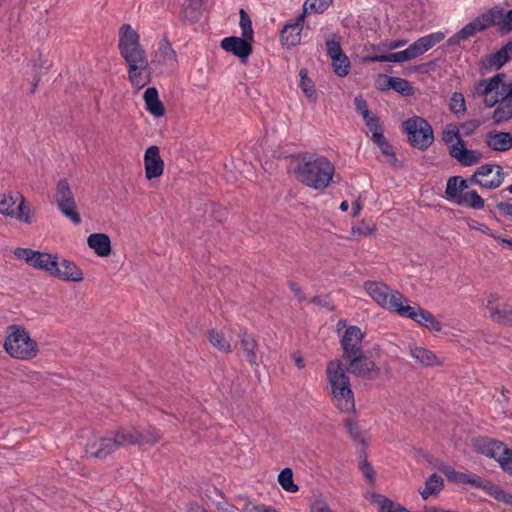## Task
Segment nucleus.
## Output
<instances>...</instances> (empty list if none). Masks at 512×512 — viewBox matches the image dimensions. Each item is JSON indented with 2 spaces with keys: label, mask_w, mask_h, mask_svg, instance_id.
Returning <instances> with one entry per match:
<instances>
[{
  "label": "nucleus",
  "mask_w": 512,
  "mask_h": 512,
  "mask_svg": "<svg viewBox=\"0 0 512 512\" xmlns=\"http://www.w3.org/2000/svg\"><path fill=\"white\" fill-rule=\"evenodd\" d=\"M290 171L297 182L316 191H324L333 182L335 165L318 153L300 154L292 160Z\"/></svg>",
  "instance_id": "nucleus-1"
},
{
  "label": "nucleus",
  "mask_w": 512,
  "mask_h": 512,
  "mask_svg": "<svg viewBox=\"0 0 512 512\" xmlns=\"http://www.w3.org/2000/svg\"><path fill=\"white\" fill-rule=\"evenodd\" d=\"M505 74L499 73L488 79L480 80L474 94L483 97L486 107L497 104L492 114L493 123L500 125L512 119V81H504Z\"/></svg>",
  "instance_id": "nucleus-2"
},
{
  "label": "nucleus",
  "mask_w": 512,
  "mask_h": 512,
  "mask_svg": "<svg viewBox=\"0 0 512 512\" xmlns=\"http://www.w3.org/2000/svg\"><path fill=\"white\" fill-rule=\"evenodd\" d=\"M327 381L334 405L344 413L355 411V399L341 360H332L326 367Z\"/></svg>",
  "instance_id": "nucleus-3"
},
{
  "label": "nucleus",
  "mask_w": 512,
  "mask_h": 512,
  "mask_svg": "<svg viewBox=\"0 0 512 512\" xmlns=\"http://www.w3.org/2000/svg\"><path fill=\"white\" fill-rule=\"evenodd\" d=\"M3 348L11 358L22 361H30L39 353L38 343L21 325H11L7 328Z\"/></svg>",
  "instance_id": "nucleus-4"
},
{
  "label": "nucleus",
  "mask_w": 512,
  "mask_h": 512,
  "mask_svg": "<svg viewBox=\"0 0 512 512\" xmlns=\"http://www.w3.org/2000/svg\"><path fill=\"white\" fill-rule=\"evenodd\" d=\"M118 49L128 67L149 62L140 44V36L130 24H123L119 29Z\"/></svg>",
  "instance_id": "nucleus-5"
},
{
  "label": "nucleus",
  "mask_w": 512,
  "mask_h": 512,
  "mask_svg": "<svg viewBox=\"0 0 512 512\" xmlns=\"http://www.w3.org/2000/svg\"><path fill=\"white\" fill-rule=\"evenodd\" d=\"M364 289L379 306L398 315L401 314L400 308H404L408 301L399 291L383 282L366 281Z\"/></svg>",
  "instance_id": "nucleus-6"
},
{
  "label": "nucleus",
  "mask_w": 512,
  "mask_h": 512,
  "mask_svg": "<svg viewBox=\"0 0 512 512\" xmlns=\"http://www.w3.org/2000/svg\"><path fill=\"white\" fill-rule=\"evenodd\" d=\"M0 214L31 224L34 209L20 192H8L0 195Z\"/></svg>",
  "instance_id": "nucleus-7"
},
{
  "label": "nucleus",
  "mask_w": 512,
  "mask_h": 512,
  "mask_svg": "<svg viewBox=\"0 0 512 512\" xmlns=\"http://www.w3.org/2000/svg\"><path fill=\"white\" fill-rule=\"evenodd\" d=\"M409 143L420 150L427 149L433 142V129L422 117L413 116L403 123Z\"/></svg>",
  "instance_id": "nucleus-8"
},
{
  "label": "nucleus",
  "mask_w": 512,
  "mask_h": 512,
  "mask_svg": "<svg viewBox=\"0 0 512 512\" xmlns=\"http://www.w3.org/2000/svg\"><path fill=\"white\" fill-rule=\"evenodd\" d=\"M55 199L61 213L73 224L81 223V217L77 210L74 195L67 180L61 179L57 183Z\"/></svg>",
  "instance_id": "nucleus-9"
},
{
  "label": "nucleus",
  "mask_w": 512,
  "mask_h": 512,
  "mask_svg": "<svg viewBox=\"0 0 512 512\" xmlns=\"http://www.w3.org/2000/svg\"><path fill=\"white\" fill-rule=\"evenodd\" d=\"M13 253L17 259L25 261L34 269L45 271L50 276L58 259V255L56 254L36 251L29 248H16Z\"/></svg>",
  "instance_id": "nucleus-10"
},
{
  "label": "nucleus",
  "mask_w": 512,
  "mask_h": 512,
  "mask_svg": "<svg viewBox=\"0 0 512 512\" xmlns=\"http://www.w3.org/2000/svg\"><path fill=\"white\" fill-rule=\"evenodd\" d=\"M504 181V172L501 166L484 164L477 168L469 179L470 184H477L482 188L496 189Z\"/></svg>",
  "instance_id": "nucleus-11"
},
{
  "label": "nucleus",
  "mask_w": 512,
  "mask_h": 512,
  "mask_svg": "<svg viewBox=\"0 0 512 512\" xmlns=\"http://www.w3.org/2000/svg\"><path fill=\"white\" fill-rule=\"evenodd\" d=\"M486 308L492 322L498 325L512 326V305L502 303L501 297L497 293H490L487 296Z\"/></svg>",
  "instance_id": "nucleus-12"
},
{
  "label": "nucleus",
  "mask_w": 512,
  "mask_h": 512,
  "mask_svg": "<svg viewBox=\"0 0 512 512\" xmlns=\"http://www.w3.org/2000/svg\"><path fill=\"white\" fill-rule=\"evenodd\" d=\"M347 363L348 370L359 377H363L369 380L378 378L380 374L379 367L369 357L362 353H357L347 359H344Z\"/></svg>",
  "instance_id": "nucleus-13"
},
{
  "label": "nucleus",
  "mask_w": 512,
  "mask_h": 512,
  "mask_svg": "<svg viewBox=\"0 0 512 512\" xmlns=\"http://www.w3.org/2000/svg\"><path fill=\"white\" fill-rule=\"evenodd\" d=\"M400 311V316L410 318L430 331L440 332L442 329L441 323L435 316L418 305L410 306L407 302L404 308H400Z\"/></svg>",
  "instance_id": "nucleus-14"
},
{
  "label": "nucleus",
  "mask_w": 512,
  "mask_h": 512,
  "mask_svg": "<svg viewBox=\"0 0 512 512\" xmlns=\"http://www.w3.org/2000/svg\"><path fill=\"white\" fill-rule=\"evenodd\" d=\"M444 38L445 34L441 31L434 32L419 38L404 50L405 55H407V61H411L422 56L433 46L440 43Z\"/></svg>",
  "instance_id": "nucleus-15"
},
{
  "label": "nucleus",
  "mask_w": 512,
  "mask_h": 512,
  "mask_svg": "<svg viewBox=\"0 0 512 512\" xmlns=\"http://www.w3.org/2000/svg\"><path fill=\"white\" fill-rule=\"evenodd\" d=\"M363 338L364 333L358 326H349L346 328L340 340L344 359L354 356L357 353H362Z\"/></svg>",
  "instance_id": "nucleus-16"
},
{
  "label": "nucleus",
  "mask_w": 512,
  "mask_h": 512,
  "mask_svg": "<svg viewBox=\"0 0 512 512\" xmlns=\"http://www.w3.org/2000/svg\"><path fill=\"white\" fill-rule=\"evenodd\" d=\"M117 450L116 442L112 435L91 437L86 444V455L92 458L104 459L112 452Z\"/></svg>",
  "instance_id": "nucleus-17"
},
{
  "label": "nucleus",
  "mask_w": 512,
  "mask_h": 512,
  "mask_svg": "<svg viewBox=\"0 0 512 512\" xmlns=\"http://www.w3.org/2000/svg\"><path fill=\"white\" fill-rule=\"evenodd\" d=\"M474 448L477 452L494 458L497 462L503 455H510L511 449L505 446L501 441L487 437H478L474 439Z\"/></svg>",
  "instance_id": "nucleus-18"
},
{
  "label": "nucleus",
  "mask_w": 512,
  "mask_h": 512,
  "mask_svg": "<svg viewBox=\"0 0 512 512\" xmlns=\"http://www.w3.org/2000/svg\"><path fill=\"white\" fill-rule=\"evenodd\" d=\"M488 22L486 18V13H483L482 15L475 18L473 21L466 24L464 27H462L457 33L452 35L447 40L448 46H455L459 45L462 41L467 40L470 37H473L477 32H481L485 29H487Z\"/></svg>",
  "instance_id": "nucleus-19"
},
{
  "label": "nucleus",
  "mask_w": 512,
  "mask_h": 512,
  "mask_svg": "<svg viewBox=\"0 0 512 512\" xmlns=\"http://www.w3.org/2000/svg\"><path fill=\"white\" fill-rule=\"evenodd\" d=\"M304 20V14H300L283 27L280 35L283 46L289 49L300 44Z\"/></svg>",
  "instance_id": "nucleus-20"
},
{
  "label": "nucleus",
  "mask_w": 512,
  "mask_h": 512,
  "mask_svg": "<svg viewBox=\"0 0 512 512\" xmlns=\"http://www.w3.org/2000/svg\"><path fill=\"white\" fill-rule=\"evenodd\" d=\"M51 276L68 282H81L84 279L83 271L73 261L68 259L59 261V258L56 261Z\"/></svg>",
  "instance_id": "nucleus-21"
},
{
  "label": "nucleus",
  "mask_w": 512,
  "mask_h": 512,
  "mask_svg": "<svg viewBox=\"0 0 512 512\" xmlns=\"http://www.w3.org/2000/svg\"><path fill=\"white\" fill-rule=\"evenodd\" d=\"M145 175L148 179L160 177L164 170L162 160L157 146H150L144 154Z\"/></svg>",
  "instance_id": "nucleus-22"
},
{
  "label": "nucleus",
  "mask_w": 512,
  "mask_h": 512,
  "mask_svg": "<svg viewBox=\"0 0 512 512\" xmlns=\"http://www.w3.org/2000/svg\"><path fill=\"white\" fill-rule=\"evenodd\" d=\"M450 155L464 166H472L482 159V153L477 150H469L465 147L463 139H459L449 147Z\"/></svg>",
  "instance_id": "nucleus-23"
},
{
  "label": "nucleus",
  "mask_w": 512,
  "mask_h": 512,
  "mask_svg": "<svg viewBox=\"0 0 512 512\" xmlns=\"http://www.w3.org/2000/svg\"><path fill=\"white\" fill-rule=\"evenodd\" d=\"M486 18L489 27L496 25L503 33H507L512 30V9L505 12L502 8L493 7L486 12Z\"/></svg>",
  "instance_id": "nucleus-24"
},
{
  "label": "nucleus",
  "mask_w": 512,
  "mask_h": 512,
  "mask_svg": "<svg viewBox=\"0 0 512 512\" xmlns=\"http://www.w3.org/2000/svg\"><path fill=\"white\" fill-rule=\"evenodd\" d=\"M221 47L242 59H246L252 53L250 40L244 37H226L221 41Z\"/></svg>",
  "instance_id": "nucleus-25"
},
{
  "label": "nucleus",
  "mask_w": 512,
  "mask_h": 512,
  "mask_svg": "<svg viewBox=\"0 0 512 512\" xmlns=\"http://www.w3.org/2000/svg\"><path fill=\"white\" fill-rule=\"evenodd\" d=\"M128 79L137 90L145 87L151 80V68L149 62L128 67Z\"/></svg>",
  "instance_id": "nucleus-26"
},
{
  "label": "nucleus",
  "mask_w": 512,
  "mask_h": 512,
  "mask_svg": "<svg viewBox=\"0 0 512 512\" xmlns=\"http://www.w3.org/2000/svg\"><path fill=\"white\" fill-rule=\"evenodd\" d=\"M240 347L250 365L258 366L257 348L258 343L255 336L248 332L247 329H241L239 332Z\"/></svg>",
  "instance_id": "nucleus-27"
},
{
  "label": "nucleus",
  "mask_w": 512,
  "mask_h": 512,
  "mask_svg": "<svg viewBox=\"0 0 512 512\" xmlns=\"http://www.w3.org/2000/svg\"><path fill=\"white\" fill-rule=\"evenodd\" d=\"M486 144L494 151L505 152L512 148V134L502 131H490L486 136Z\"/></svg>",
  "instance_id": "nucleus-28"
},
{
  "label": "nucleus",
  "mask_w": 512,
  "mask_h": 512,
  "mask_svg": "<svg viewBox=\"0 0 512 512\" xmlns=\"http://www.w3.org/2000/svg\"><path fill=\"white\" fill-rule=\"evenodd\" d=\"M469 483L482 488L490 496L502 503L509 505L512 504V495L491 482L484 481L481 478H473L472 480H469Z\"/></svg>",
  "instance_id": "nucleus-29"
},
{
  "label": "nucleus",
  "mask_w": 512,
  "mask_h": 512,
  "mask_svg": "<svg viewBox=\"0 0 512 512\" xmlns=\"http://www.w3.org/2000/svg\"><path fill=\"white\" fill-rule=\"evenodd\" d=\"M367 499L378 508V512H422L410 511L401 504L394 502L384 495L372 493Z\"/></svg>",
  "instance_id": "nucleus-30"
},
{
  "label": "nucleus",
  "mask_w": 512,
  "mask_h": 512,
  "mask_svg": "<svg viewBox=\"0 0 512 512\" xmlns=\"http://www.w3.org/2000/svg\"><path fill=\"white\" fill-rule=\"evenodd\" d=\"M87 244L100 257H106L111 253V241L107 234H90L87 238Z\"/></svg>",
  "instance_id": "nucleus-31"
},
{
  "label": "nucleus",
  "mask_w": 512,
  "mask_h": 512,
  "mask_svg": "<svg viewBox=\"0 0 512 512\" xmlns=\"http://www.w3.org/2000/svg\"><path fill=\"white\" fill-rule=\"evenodd\" d=\"M469 180L464 179L461 176H452L447 180L445 194L447 199L457 202L460 196L469 187Z\"/></svg>",
  "instance_id": "nucleus-32"
},
{
  "label": "nucleus",
  "mask_w": 512,
  "mask_h": 512,
  "mask_svg": "<svg viewBox=\"0 0 512 512\" xmlns=\"http://www.w3.org/2000/svg\"><path fill=\"white\" fill-rule=\"evenodd\" d=\"M156 61L160 64L175 66L177 63V54L172 48L167 37H163L155 54Z\"/></svg>",
  "instance_id": "nucleus-33"
},
{
  "label": "nucleus",
  "mask_w": 512,
  "mask_h": 512,
  "mask_svg": "<svg viewBox=\"0 0 512 512\" xmlns=\"http://www.w3.org/2000/svg\"><path fill=\"white\" fill-rule=\"evenodd\" d=\"M116 442V448L121 446L139 444L141 433L134 427L120 428L112 435Z\"/></svg>",
  "instance_id": "nucleus-34"
},
{
  "label": "nucleus",
  "mask_w": 512,
  "mask_h": 512,
  "mask_svg": "<svg viewBox=\"0 0 512 512\" xmlns=\"http://www.w3.org/2000/svg\"><path fill=\"white\" fill-rule=\"evenodd\" d=\"M144 102L146 110L155 117H161L164 115V107L159 100L158 91L155 87H149L145 90Z\"/></svg>",
  "instance_id": "nucleus-35"
},
{
  "label": "nucleus",
  "mask_w": 512,
  "mask_h": 512,
  "mask_svg": "<svg viewBox=\"0 0 512 512\" xmlns=\"http://www.w3.org/2000/svg\"><path fill=\"white\" fill-rule=\"evenodd\" d=\"M410 356L419 364L423 366H432L437 364L436 355L425 347L409 345Z\"/></svg>",
  "instance_id": "nucleus-36"
},
{
  "label": "nucleus",
  "mask_w": 512,
  "mask_h": 512,
  "mask_svg": "<svg viewBox=\"0 0 512 512\" xmlns=\"http://www.w3.org/2000/svg\"><path fill=\"white\" fill-rule=\"evenodd\" d=\"M207 338L210 344L220 352L229 354L232 352V345L220 330L210 329L207 331Z\"/></svg>",
  "instance_id": "nucleus-37"
},
{
  "label": "nucleus",
  "mask_w": 512,
  "mask_h": 512,
  "mask_svg": "<svg viewBox=\"0 0 512 512\" xmlns=\"http://www.w3.org/2000/svg\"><path fill=\"white\" fill-rule=\"evenodd\" d=\"M512 57V41L508 42L497 52L491 54L488 58V64L490 67L499 69L505 63H507Z\"/></svg>",
  "instance_id": "nucleus-38"
},
{
  "label": "nucleus",
  "mask_w": 512,
  "mask_h": 512,
  "mask_svg": "<svg viewBox=\"0 0 512 512\" xmlns=\"http://www.w3.org/2000/svg\"><path fill=\"white\" fill-rule=\"evenodd\" d=\"M443 488V479L436 473L430 475L425 481L424 488L419 490L423 499L437 495Z\"/></svg>",
  "instance_id": "nucleus-39"
},
{
  "label": "nucleus",
  "mask_w": 512,
  "mask_h": 512,
  "mask_svg": "<svg viewBox=\"0 0 512 512\" xmlns=\"http://www.w3.org/2000/svg\"><path fill=\"white\" fill-rule=\"evenodd\" d=\"M457 205L465 206L468 208H472L475 210H480L484 208L485 201L479 194L474 191H466L460 196V198L456 202Z\"/></svg>",
  "instance_id": "nucleus-40"
},
{
  "label": "nucleus",
  "mask_w": 512,
  "mask_h": 512,
  "mask_svg": "<svg viewBox=\"0 0 512 512\" xmlns=\"http://www.w3.org/2000/svg\"><path fill=\"white\" fill-rule=\"evenodd\" d=\"M388 88L395 90L403 96H411L414 89L408 80L399 77H385Z\"/></svg>",
  "instance_id": "nucleus-41"
},
{
  "label": "nucleus",
  "mask_w": 512,
  "mask_h": 512,
  "mask_svg": "<svg viewBox=\"0 0 512 512\" xmlns=\"http://www.w3.org/2000/svg\"><path fill=\"white\" fill-rule=\"evenodd\" d=\"M332 2L333 0H305L301 14H304L305 18L308 13H323L331 6Z\"/></svg>",
  "instance_id": "nucleus-42"
},
{
  "label": "nucleus",
  "mask_w": 512,
  "mask_h": 512,
  "mask_svg": "<svg viewBox=\"0 0 512 512\" xmlns=\"http://www.w3.org/2000/svg\"><path fill=\"white\" fill-rule=\"evenodd\" d=\"M406 56L407 55H405V52L403 50V51L392 52V53H387V54L367 56V57H365L364 60L367 61V62H393V63H401V62H406L407 61Z\"/></svg>",
  "instance_id": "nucleus-43"
},
{
  "label": "nucleus",
  "mask_w": 512,
  "mask_h": 512,
  "mask_svg": "<svg viewBox=\"0 0 512 512\" xmlns=\"http://www.w3.org/2000/svg\"><path fill=\"white\" fill-rule=\"evenodd\" d=\"M331 62L333 71L337 76L344 77L348 75L351 64L349 58L344 53L334 58H331Z\"/></svg>",
  "instance_id": "nucleus-44"
},
{
  "label": "nucleus",
  "mask_w": 512,
  "mask_h": 512,
  "mask_svg": "<svg viewBox=\"0 0 512 512\" xmlns=\"http://www.w3.org/2000/svg\"><path fill=\"white\" fill-rule=\"evenodd\" d=\"M278 482L287 492L295 493L299 489V487L293 481V472L290 468H285L279 473Z\"/></svg>",
  "instance_id": "nucleus-45"
},
{
  "label": "nucleus",
  "mask_w": 512,
  "mask_h": 512,
  "mask_svg": "<svg viewBox=\"0 0 512 512\" xmlns=\"http://www.w3.org/2000/svg\"><path fill=\"white\" fill-rule=\"evenodd\" d=\"M300 76V83L299 86L303 93L306 95V97L311 100L315 101V85L311 79L307 77V70L301 69L299 71Z\"/></svg>",
  "instance_id": "nucleus-46"
},
{
  "label": "nucleus",
  "mask_w": 512,
  "mask_h": 512,
  "mask_svg": "<svg viewBox=\"0 0 512 512\" xmlns=\"http://www.w3.org/2000/svg\"><path fill=\"white\" fill-rule=\"evenodd\" d=\"M373 142L380 148L383 155H385L391 163L396 161L395 154L391 145L386 141L384 135H374Z\"/></svg>",
  "instance_id": "nucleus-47"
},
{
  "label": "nucleus",
  "mask_w": 512,
  "mask_h": 512,
  "mask_svg": "<svg viewBox=\"0 0 512 512\" xmlns=\"http://www.w3.org/2000/svg\"><path fill=\"white\" fill-rule=\"evenodd\" d=\"M450 110L456 115H463L466 111L465 99L462 93L455 92L451 96Z\"/></svg>",
  "instance_id": "nucleus-48"
},
{
  "label": "nucleus",
  "mask_w": 512,
  "mask_h": 512,
  "mask_svg": "<svg viewBox=\"0 0 512 512\" xmlns=\"http://www.w3.org/2000/svg\"><path fill=\"white\" fill-rule=\"evenodd\" d=\"M240 27L242 30V36L246 39L252 41L253 39V29L252 22L249 15L243 10H240Z\"/></svg>",
  "instance_id": "nucleus-49"
},
{
  "label": "nucleus",
  "mask_w": 512,
  "mask_h": 512,
  "mask_svg": "<svg viewBox=\"0 0 512 512\" xmlns=\"http://www.w3.org/2000/svg\"><path fill=\"white\" fill-rule=\"evenodd\" d=\"M462 139L459 135V129L456 125L448 126L442 134V140L449 145V147L455 143H458V140Z\"/></svg>",
  "instance_id": "nucleus-50"
},
{
  "label": "nucleus",
  "mask_w": 512,
  "mask_h": 512,
  "mask_svg": "<svg viewBox=\"0 0 512 512\" xmlns=\"http://www.w3.org/2000/svg\"><path fill=\"white\" fill-rule=\"evenodd\" d=\"M326 48L330 59L344 53L341 48L340 41L336 35H333L326 41Z\"/></svg>",
  "instance_id": "nucleus-51"
},
{
  "label": "nucleus",
  "mask_w": 512,
  "mask_h": 512,
  "mask_svg": "<svg viewBox=\"0 0 512 512\" xmlns=\"http://www.w3.org/2000/svg\"><path fill=\"white\" fill-rule=\"evenodd\" d=\"M141 433V444H155L161 439V435L155 429H148Z\"/></svg>",
  "instance_id": "nucleus-52"
},
{
  "label": "nucleus",
  "mask_w": 512,
  "mask_h": 512,
  "mask_svg": "<svg viewBox=\"0 0 512 512\" xmlns=\"http://www.w3.org/2000/svg\"><path fill=\"white\" fill-rule=\"evenodd\" d=\"M366 126L369 128V130L372 132V140L374 139V135L379 134L382 135V128L379 124L378 119L375 116H372L370 113L367 117H363Z\"/></svg>",
  "instance_id": "nucleus-53"
},
{
  "label": "nucleus",
  "mask_w": 512,
  "mask_h": 512,
  "mask_svg": "<svg viewBox=\"0 0 512 512\" xmlns=\"http://www.w3.org/2000/svg\"><path fill=\"white\" fill-rule=\"evenodd\" d=\"M468 226L470 229L472 230H478L490 237H493L494 239H500V235H498L497 233H495L493 230H491L487 225L483 224V223H480L478 221H471L468 223Z\"/></svg>",
  "instance_id": "nucleus-54"
},
{
  "label": "nucleus",
  "mask_w": 512,
  "mask_h": 512,
  "mask_svg": "<svg viewBox=\"0 0 512 512\" xmlns=\"http://www.w3.org/2000/svg\"><path fill=\"white\" fill-rule=\"evenodd\" d=\"M346 427H347L349 434L352 436V438L355 441L363 442V435L361 432L362 430L360 429L359 425L356 422L347 420Z\"/></svg>",
  "instance_id": "nucleus-55"
},
{
  "label": "nucleus",
  "mask_w": 512,
  "mask_h": 512,
  "mask_svg": "<svg viewBox=\"0 0 512 512\" xmlns=\"http://www.w3.org/2000/svg\"><path fill=\"white\" fill-rule=\"evenodd\" d=\"M443 473L448 477L449 480H453V481L460 480L462 482L469 483V480L473 479V478H466L467 475L460 474V473L456 472L451 466H448L447 468H445Z\"/></svg>",
  "instance_id": "nucleus-56"
},
{
  "label": "nucleus",
  "mask_w": 512,
  "mask_h": 512,
  "mask_svg": "<svg viewBox=\"0 0 512 512\" xmlns=\"http://www.w3.org/2000/svg\"><path fill=\"white\" fill-rule=\"evenodd\" d=\"M500 467L510 475H512V451L510 455H503L498 461Z\"/></svg>",
  "instance_id": "nucleus-57"
},
{
  "label": "nucleus",
  "mask_w": 512,
  "mask_h": 512,
  "mask_svg": "<svg viewBox=\"0 0 512 512\" xmlns=\"http://www.w3.org/2000/svg\"><path fill=\"white\" fill-rule=\"evenodd\" d=\"M360 469L363 473V475L370 481H374V478H375V471L373 469V467L370 465V463H368L366 460H364L363 462H361L360 464Z\"/></svg>",
  "instance_id": "nucleus-58"
},
{
  "label": "nucleus",
  "mask_w": 512,
  "mask_h": 512,
  "mask_svg": "<svg viewBox=\"0 0 512 512\" xmlns=\"http://www.w3.org/2000/svg\"><path fill=\"white\" fill-rule=\"evenodd\" d=\"M479 127V122L477 120H470L461 125L462 133L465 136H469Z\"/></svg>",
  "instance_id": "nucleus-59"
},
{
  "label": "nucleus",
  "mask_w": 512,
  "mask_h": 512,
  "mask_svg": "<svg viewBox=\"0 0 512 512\" xmlns=\"http://www.w3.org/2000/svg\"><path fill=\"white\" fill-rule=\"evenodd\" d=\"M355 105H356V109L357 111L363 116V117H367L368 114L370 113L369 109H368V106H367V103L364 99H362L361 97H356L355 98Z\"/></svg>",
  "instance_id": "nucleus-60"
},
{
  "label": "nucleus",
  "mask_w": 512,
  "mask_h": 512,
  "mask_svg": "<svg viewBox=\"0 0 512 512\" xmlns=\"http://www.w3.org/2000/svg\"><path fill=\"white\" fill-rule=\"evenodd\" d=\"M407 44V40L405 39H399V40H392L390 42L382 44V47L387 50H395L397 48L403 47Z\"/></svg>",
  "instance_id": "nucleus-61"
},
{
  "label": "nucleus",
  "mask_w": 512,
  "mask_h": 512,
  "mask_svg": "<svg viewBox=\"0 0 512 512\" xmlns=\"http://www.w3.org/2000/svg\"><path fill=\"white\" fill-rule=\"evenodd\" d=\"M289 287L291 291L294 293V296L300 300L303 301L306 299L305 294L303 293L302 289L299 287V285L295 282H290Z\"/></svg>",
  "instance_id": "nucleus-62"
},
{
  "label": "nucleus",
  "mask_w": 512,
  "mask_h": 512,
  "mask_svg": "<svg viewBox=\"0 0 512 512\" xmlns=\"http://www.w3.org/2000/svg\"><path fill=\"white\" fill-rule=\"evenodd\" d=\"M498 210L504 215L512 217V204L507 202H500L497 204Z\"/></svg>",
  "instance_id": "nucleus-63"
},
{
  "label": "nucleus",
  "mask_w": 512,
  "mask_h": 512,
  "mask_svg": "<svg viewBox=\"0 0 512 512\" xmlns=\"http://www.w3.org/2000/svg\"><path fill=\"white\" fill-rule=\"evenodd\" d=\"M246 511L247 512H276L274 509L265 507L264 505H260V506L253 505L251 507L247 506Z\"/></svg>",
  "instance_id": "nucleus-64"
}]
</instances>
